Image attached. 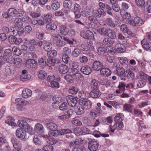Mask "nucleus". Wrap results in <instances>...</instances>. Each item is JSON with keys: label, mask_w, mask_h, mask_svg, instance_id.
<instances>
[{"label": "nucleus", "mask_w": 151, "mask_h": 151, "mask_svg": "<svg viewBox=\"0 0 151 151\" xmlns=\"http://www.w3.org/2000/svg\"><path fill=\"white\" fill-rule=\"evenodd\" d=\"M59 3L55 0L52 1L51 2V7L52 9L54 11L57 10L60 7Z\"/></svg>", "instance_id": "obj_27"}, {"label": "nucleus", "mask_w": 151, "mask_h": 151, "mask_svg": "<svg viewBox=\"0 0 151 151\" xmlns=\"http://www.w3.org/2000/svg\"><path fill=\"white\" fill-rule=\"evenodd\" d=\"M107 36L112 39H115L116 37L115 32L113 29H109L108 30Z\"/></svg>", "instance_id": "obj_38"}, {"label": "nucleus", "mask_w": 151, "mask_h": 151, "mask_svg": "<svg viewBox=\"0 0 151 151\" xmlns=\"http://www.w3.org/2000/svg\"><path fill=\"white\" fill-rule=\"evenodd\" d=\"M135 2L136 5L139 7L142 8L145 7V4L144 0H135Z\"/></svg>", "instance_id": "obj_43"}, {"label": "nucleus", "mask_w": 151, "mask_h": 151, "mask_svg": "<svg viewBox=\"0 0 151 151\" xmlns=\"http://www.w3.org/2000/svg\"><path fill=\"white\" fill-rule=\"evenodd\" d=\"M105 8L106 9V12L109 15L112 16L113 15L111 12V11L112 9V7L110 6L109 4H107Z\"/></svg>", "instance_id": "obj_60"}, {"label": "nucleus", "mask_w": 151, "mask_h": 151, "mask_svg": "<svg viewBox=\"0 0 151 151\" xmlns=\"http://www.w3.org/2000/svg\"><path fill=\"white\" fill-rule=\"evenodd\" d=\"M5 70L7 74L12 75L15 71V67L13 65L9 64L5 66Z\"/></svg>", "instance_id": "obj_9"}, {"label": "nucleus", "mask_w": 151, "mask_h": 151, "mask_svg": "<svg viewBox=\"0 0 151 151\" xmlns=\"http://www.w3.org/2000/svg\"><path fill=\"white\" fill-rule=\"evenodd\" d=\"M32 93V91L29 89H24L22 91V97L27 99L31 97Z\"/></svg>", "instance_id": "obj_18"}, {"label": "nucleus", "mask_w": 151, "mask_h": 151, "mask_svg": "<svg viewBox=\"0 0 151 151\" xmlns=\"http://www.w3.org/2000/svg\"><path fill=\"white\" fill-rule=\"evenodd\" d=\"M52 100L55 103L60 104L62 102V98L58 95H55L53 97Z\"/></svg>", "instance_id": "obj_53"}, {"label": "nucleus", "mask_w": 151, "mask_h": 151, "mask_svg": "<svg viewBox=\"0 0 151 151\" xmlns=\"http://www.w3.org/2000/svg\"><path fill=\"white\" fill-rule=\"evenodd\" d=\"M65 79L68 82L71 83L74 79V76L72 75H67L64 77Z\"/></svg>", "instance_id": "obj_54"}, {"label": "nucleus", "mask_w": 151, "mask_h": 151, "mask_svg": "<svg viewBox=\"0 0 151 151\" xmlns=\"http://www.w3.org/2000/svg\"><path fill=\"white\" fill-rule=\"evenodd\" d=\"M120 14L123 19V21L124 23H127L131 18L130 14L127 12H124L123 14H122V11L120 12Z\"/></svg>", "instance_id": "obj_28"}, {"label": "nucleus", "mask_w": 151, "mask_h": 151, "mask_svg": "<svg viewBox=\"0 0 151 151\" xmlns=\"http://www.w3.org/2000/svg\"><path fill=\"white\" fill-rule=\"evenodd\" d=\"M16 135L17 137L23 141H25L27 139V132L22 128L17 129Z\"/></svg>", "instance_id": "obj_4"}, {"label": "nucleus", "mask_w": 151, "mask_h": 151, "mask_svg": "<svg viewBox=\"0 0 151 151\" xmlns=\"http://www.w3.org/2000/svg\"><path fill=\"white\" fill-rule=\"evenodd\" d=\"M15 101L17 102V109L19 111L23 110L25 109L24 106L28 103L27 101L22 99H16Z\"/></svg>", "instance_id": "obj_6"}, {"label": "nucleus", "mask_w": 151, "mask_h": 151, "mask_svg": "<svg viewBox=\"0 0 151 151\" xmlns=\"http://www.w3.org/2000/svg\"><path fill=\"white\" fill-rule=\"evenodd\" d=\"M52 14H47L45 15L42 17L45 21L48 23L51 22L52 21Z\"/></svg>", "instance_id": "obj_36"}, {"label": "nucleus", "mask_w": 151, "mask_h": 151, "mask_svg": "<svg viewBox=\"0 0 151 151\" xmlns=\"http://www.w3.org/2000/svg\"><path fill=\"white\" fill-rule=\"evenodd\" d=\"M120 63L122 65H127L128 62L127 59L124 57H119L118 58Z\"/></svg>", "instance_id": "obj_46"}, {"label": "nucleus", "mask_w": 151, "mask_h": 151, "mask_svg": "<svg viewBox=\"0 0 151 151\" xmlns=\"http://www.w3.org/2000/svg\"><path fill=\"white\" fill-rule=\"evenodd\" d=\"M81 36L83 38L87 40H92L94 38L93 33L89 30L82 32H81Z\"/></svg>", "instance_id": "obj_8"}, {"label": "nucleus", "mask_w": 151, "mask_h": 151, "mask_svg": "<svg viewBox=\"0 0 151 151\" xmlns=\"http://www.w3.org/2000/svg\"><path fill=\"white\" fill-rule=\"evenodd\" d=\"M87 95L88 93L87 92L84 91L83 90L79 91L78 93V96L80 98L83 99H85L87 97Z\"/></svg>", "instance_id": "obj_44"}, {"label": "nucleus", "mask_w": 151, "mask_h": 151, "mask_svg": "<svg viewBox=\"0 0 151 151\" xmlns=\"http://www.w3.org/2000/svg\"><path fill=\"white\" fill-rule=\"evenodd\" d=\"M100 83L97 80L95 79L92 80L91 83V87L92 90H99V89Z\"/></svg>", "instance_id": "obj_17"}, {"label": "nucleus", "mask_w": 151, "mask_h": 151, "mask_svg": "<svg viewBox=\"0 0 151 151\" xmlns=\"http://www.w3.org/2000/svg\"><path fill=\"white\" fill-rule=\"evenodd\" d=\"M126 87V85L125 83L123 82H121L119 83L118 88L119 90H116V92L117 93H122V92H124L125 90Z\"/></svg>", "instance_id": "obj_29"}, {"label": "nucleus", "mask_w": 151, "mask_h": 151, "mask_svg": "<svg viewBox=\"0 0 151 151\" xmlns=\"http://www.w3.org/2000/svg\"><path fill=\"white\" fill-rule=\"evenodd\" d=\"M57 55V52L55 50H52L50 51L47 53V56L49 57H52L56 56Z\"/></svg>", "instance_id": "obj_64"}, {"label": "nucleus", "mask_w": 151, "mask_h": 151, "mask_svg": "<svg viewBox=\"0 0 151 151\" xmlns=\"http://www.w3.org/2000/svg\"><path fill=\"white\" fill-rule=\"evenodd\" d=\"M47 65L49 67L55 66L56 64L55 59L52 57H49L47 56Z\"/></svg>", "instance_id": "obj_22"}, {"label": "nucleus", "mask_w": 151, "mask_h": 151, "mask_svg": "<svg viewBox=\"0 0 151 151\" xmlns=\"http://www.w3.org/2000/svg\"><path fill=\"white\" fill-rule=\"evenodd\" d=\"M24 126L23 128L27 130L28 132L30 134H33V130L32 129L31 127L29 126L27 122H25Z\"/></svg>", "instance_id": "obj_45"}, {"label": "nucleus", "mask_w": 151, "mask_h": 151, "mask_svg": "<svg viewBox=\"0 0 151 151\" xmlns=\"http://www.w3.org/2000/svg\"><path fill=\"white\" fill-rule=\"evenodd\" d=\"M25 65L29 69L35 70L37 68V63L34 59H28L25 61Z\"/></svg>", "instance_id": "obj_3"}, {"label": "nucleus", "mask_w": 151, "mask_h": 151, "mask_svg": "<svg viewBox=\"0 0 151 151\" xmlns=\"http://www.w3.org/2000/svg\"><path fill=\"white\" fill-rule=\"evenodd\" d=\"M47 74L45 71L41 70L39 71V73L38 74V77L42 79H44L46 78Z\"/></svg>", "instance_id": "obj_58"}, {"label": "nucleus", "mask_w": 151, "mask_h": 151, "mask_svg": "<svg viewBox=\"0 0 151 151\" xmlns=\"http://www.w3.org/2000/svg\"><path fill=\"white\" fill-rule=\"evenodd\" d=\"M97 45L98 46L97 50L98 52L102 54L105 53L106 50L104 47L101 46L102 45H103V44L102 43H97Z\"/></svg>", "instance_id": "obj_35"}, {"label": "nucleus", "mask_w": 151, "mask_h": 151, "mask_svg": "<svg viewBox=\"0 0 151 151\" xmlns=\"http://www.w3.org/2000/svg\"><path fill=\"white\" fill-rule=\"evenodd\" d=\"M103 42L105 45L107 46H111L113 43L114 42L110 39L108 38H106L103 40Z\"/></svg>", "instance_id": "obj_49"}, {"label": "nucleus", "mask_w": 151, "mask_h": 151, "mask_svg": "<svg viewBox=\"0 0 151 151\" xmlns=\"http://www.w3.org/2000/svg\"><path fill=\"white\" fill-rule=\"evenodd\" d=\"M58 69L60 73L65 74L68 71V66L64 64H60L59 66Z\"/></svg>", "instance_id": "obj_21"}, {"label": "nucleus", "mask_w": 151, "mask_h": 151, "mask_svg": "<svg viewBox=\"0 0 151 151\" xmlns=\"http://www.w3.org/2000/svg\"><path fill=\"white\" fill-rule=\"evenodd\" d=\"M11 141L14 148H17V147H22V145L20 142L16 138L14 137L12 138Z\"/></svg>", "instance_id": "obj_23"}, {"label": "nucleus", "mask_w": 151, "mask_h": 151, "mask_svg": "<svg viewBox=\"0 0 151 151\" xmlns=\"http://www.w3.org/2000/svg\"><path fill=\"white\" fill-rule=\"evenodd\" d=\"M124 119V116L121 113L117 114L114 118L115 123L112 126L111 125L109 127V132L113 133L116 130H118L121 129L123 127V124L122 122Z\"/></svg>", "instance_id": "obj_1"}, {"label": "nucleus", "mask_w": 151, "mask_h": 151, "mask_svg": "<svg viewBox=\"0 0 151 151\" xmlns=\"http://www.w3.org/2000/svg\"><path fill=\"white\" fill-rule=\"evenodd\" d=\"M115 48L116 51L121 53L124 52L126 50V48L124 45L121 43L116 44L115 45Z\"/></svg>", "instance_id": "obj_26"}, {"label": "nucleus", "mask_w": 151, "mask_h": 151, "mask_svg": "<svg viewBox=\"0 0 151 151\" xmlns=\"http://www.w3.org/2000/svg\"><path fill=\"white\" fill-rule=\"evenodd\" d=\"M47 56H44L38 60L39 65L41 68H44L47 65Z\"/></svg>", "instance_id": "obj_16"}, {"label": "nucleus", "mask_w": 151, "mask_h": 151, "mask_svg": "<svg viewBox=\"0 0 151 151\" xmlns=\"http://www.w3.org/2000/svg\"><path fill=\"white\" fill-rule=\"evenodd\" d=\"M21 20L22 19L19 18H16L14 21V26L16 27H20L22 24Z\"/></svg>", "instance_id": "obj_55"}, {"label": "nucleus", "mask_w": 151, "mask_h": 151, "mask_svg": "<svg viewBox=\"0 0 151 151\" xmlns=\"http://www.w3.org/2000/svg\"><path fill=\"white\" fill-rule=\"evenodd\" d=\"M81 52L80 50L78 48H74L72 52V55L75 58L77 57L79 55L81 54Z\"/></svg>", "instance_id": "obj_40"}, {"label": "nucleus", "mask_w": 151, "mask_h": 151, "mask_svg": "<svg viewBox=\"0 0 151 151\" xmlns=\"http://www.w3.org/2000/svg\"><path fill=\"white\" fill-rule=\"evenodd\" d=\"M35 129L36 132L39 134H42L44 133L43 127L40 123H37L35 125Z\"/></svg>", "instance_id": "obj_14"}, {"label": "nucleus", "mask_w": 151, "mask_h": 151, "mask_svg": "<svg viewBox=\"0 0 151 151\" xmlns=\"http://www.w3.org/2000/svg\"><path fill=\"white\" fill-rule=\"evenodd\" d=\"M72 151H86V149L82 146L75 147L73 148Z\"/></svg>", "instance_id": "obj_61"}, {"label": "nucleus", "mask_w": 151, "mask_h": 151, "mask_svg": "<svg viewBox=\"0 0 151 151\" xmlns=\"http://www.w3.org/2000/svg\"><path fill=\"white\" fill-rule=\"evenodd\" d=\"M103 67V64L100 61L95 60V61L93 64L92 68L93 70L99 71Z\"/></svg>", "instance_id": "obj_12"}, {"label": "nucleus", "mask_w": 151, "mask_h": 151, "mask_svg": "<svg viewBox=\"0 0 151 151\" xmlns=\"http://www.w3.org/2000/svg\"><path fill=\"white\" fill-rule=\"evenodd\" d=\"M102 94V93L99 90H91L89 93L90 96L92 98L95 99L99 98Z\"/></svg>", "instance_id": "obj_11"}, {"label": "nucleus", "mask_w": 151, "mask_h": 151, "mask_svg": "<svg viewBox=\"0 0 151 151\" xmlns=\"http://www.w3.org/2000/svg\"><path fill=\"white\" fill-rule=\"evenodd\" d=\"M105 22L106 24L112 28L115 27V24L111 18H107L105 21Z\"/></svg>", "instance_id": "obj_41"}, {"label": "nucleus", "mask_w": 151, "mask_h": 151, "mask_svg": "<svg viewBox=\"0 0 151 151\" xmlns=\"http://www.w3.org/2000/svg\"><path fill=\"white\" fill-rule=\"evenodd\" d=\"M72 4L71 1L69 0H65L63 2L64 7L68 9H70L71 8Z\"/></svg>", "instance_id": "obj_37"}, {"label": "nucleus", "mask_w": 151, "mask_h": 151, "mask_svg": "<svg viewBox=\"0 0 151 151\" xmlns=\"http://www.w3.org/2000/svg\"><path fill=\"white\" fill-rule=\"evenodd\" d=\"M46 27L47 30L50 31L51 30H55L57 29L56 25L53 23L49 22L46 25Z\"/></svg>", "instance_id": "obj_39"}, {"label": "nucleus", "mask_w": 151, "mask_h": 151, "mask_svg": "<svg viewBox=\"0 0 151 151\" xmlns=\"http://www.w3.org/2000/svg\"><path fill=\"white\" fill-rule=\"evenodd\" d=\"M59 134H60L59 132L57 129L53 130L49 132V134L50 136L56 137Z\"/></svg>", "instance_id": "obj_63"}, {"label": "nucleus", "mask_w": 151, "mask_h": 151, "mask_svg": "<svg viewBox=\"0 0 151 151\" xmlns=\"http://www.w3.org/2000/svg\"><path fill=\"white\" fill-rule=\"evenodd\" d=\"M124 77H127L131 80H133L134 78V74L133 71L130 70L126 71Z\"/></svg>", "instance_id": "obj_30"}, {"label": "nucleus", "mask_w": 151, "mask_h": 151, "mask_svg": "<svg viewBox=\"0 0 151 151\" xmlns=\"http://www.w3.org/2000/svg\"><path fill=\"white\" fill-rule=\"evenodd\" d=\"M9 17H15L18 13L17 11L15 9L13 8H10L8 10Z\"/></svg>", "instance_id": "obj_32"}, {"label": "nucleus", "mask_w": 151, "mask_h": 151, "mask_svg": "<svg viewBox=\"0 0 151 151\" xmlns=\"http://www.w3.org/2000/svg\"><path fill=\"white\" fill-rule=\"evenodd\" d=\"M31 76L29 74H22L20 77L21 80L22 81H27L30 79Z\"/></svg>", "instance_id": "obj_50"}, {"label": "nucleus", "mask_w": 151, "mask_h": 151, "mask_svg": "<svg viewBox=\"0 0 151 151\" xmlns=\"http://www.w3.org/2000/svg\"><path fill=\"white\" fill-rule=\"evenodd\" d=\"M78 91V89L74 86L70 87L68 90L69 93L73 94H76Z\"/></svg>", "instance_id": "obj_51"}, {"label": "nucleus", "mask_w": 151, "mask_h": 151, "mask_svg": "<svg viewBox=\"0 0 151 151\" xmlns=\"http://www.w3.org/2000/svg\"><path fill=\"white\" fill-rule=\"evenodd\" d=\"M12 50L15 54L17 56L20 55L22 53L21 50L17 47H13L12 48Z\"/></svg>", "instance_id": "obj_48"}, {"label": "nucleus", "mask_w": 151, "mask_h": 151, "mask_svg": "<svg viewBox=\"0 0 151 151\" xmlns=\"http://www.w3.org/2000/svg\"><path fill=\"white\" fill-rule=\"evenodd\" d=\"M116 74L119 76L124 77L126 71L122 67H119L116 69Z\"/></svg>", "instance_id": "obj_19"}, {"label": "nucleus", "mask_w": 151, "mask_h": 151, "mask_svg": "<svg viewBox=\"0 0 151 151\" xmlns=\"http://www.w3.org/2000/svg\"><path fill=\"white\" fill-rule=\"evenodd\" d=\"M53 147L52 145H47L43 147L42 148L43 151H53Z\"/></svg>", "instance_id": "obj_56"}, {"label": "nucleus", "mask_w": 151, "mask_h": 151, "mask_svg": "<svg viewBox=\"0 0 151 151\" xmlns=\"http://www.w3.org/2000/svg\"><path fill=\"white\" fill-rule=\"evenodd\" d=\"M88 148L90 151H96L97 150L99 144L98 142L94 139H91L88 141Z\"/></svg>", "instance_id": "obj_2"}, {"label": "nucleus", "mask_w": 151, "mask_h": 151, "mask_svg": "<svg viewBox=\"0 0 151 151\" xmlns=\"http://www.w3.org/2000/svg\"><path fill=\"white\" fill-rule=\"evenodd\" d=\"M60 134L61 135H63L66 134V135L68 134H70L72 133V131L70 129H61L59 131Z\"/></svg>", "instance_id": "obj_42"}, {"label": "nucleus", "mask_w": 151, "mask_h": 151, "mask_svg": "<svg viewBox=\"0 0 151 151\" xmlns=\"http://www.w3.org/2000/svg\"><path fill=\"white\" fill-rule=\"evenodd\" d=\"M81 103H82V106L85 110L89 109L91 107L92 103L89 100L83 99L81 101Z\"/></svg>", "instance_id": "obj_10"}, {"label": "nucleus", "mask_w": 151, "mask_h": 151, "mask_svg": "<svg viewBox=\"0 0 151 151\" xmlns=\"http://www.w3.org/2000/svg\"><path fill=\"white\" fill-rule=\"evenodd\" d=\"M101 74L104 76H110L111 73L110 70L107 68H102L100 71Z\"/></svg>", "instance_id": "obj_24"}, {"label": "nucleus", "mask_w": 151, "mask_h": 151, "mask_svg": "<svg viewBox=\"0 0 151 151\" xmlns=\"http://www.w3.org/2000/svg\"><path fill=\"white\" fill-rule=\"evenodd\" d=\"M106 14V13L102 9L99 8L97 10H94V15L98 18L103 17Z\"/></svg>", "instance_id": "obj_15"}, {"label": "nucleus", "mask_w": 151, "mask_h": 151, "mask_svg": "<svg viewBox=\"0 0 151 151\" xmlns=\"http://www.w3.org/2000/svg\"><path fill=\"white\" fill-rule=\"evenodd\" d=\"M133 106L130 104H125L123 106L124 109L127 111L132 113Z\"/></svg>", "instance_id": "obj_52"}, {"label": "nucleus", "mask_w": 151, "mask_h": 151, "mask_svg": "<svg viewBox=\"0 0 151 151\" xmlns=\"http://www.w3.org/2000/svg\"><path fill=\"white\" fill-rule=\"evenodd\" d=\"M80 70L82 73L86 75L90 74L92 71L91 68L88 65L82 66Z\"/></svg>", "instance_id": "obj_13"}, {"label": "nucleus", "mask_w": 151, "mask_h": 151, "mask_svg": "<svg viewBox=\"0 0 151 151\" xmlns=\"http://www.w3.org/2000/svg\"><path fill=\"white\" fill-rule=\"evenodd\" d=\"M36 95L37 99H40L42 101H44L46 98V96L45 95L42 94V92L40 91H39V93L37 92Z\"/></svg>", "instance_id": "obj_47"}, {"label": "nucleus", "mask_w": 151, "mask_h": 151, "mask_svg": "<svg viewBox=\"0 0 151 151\" xmlns=\"http://www.w3.org/2000/svg\"><path fill=\"white\" fill-rule=\"evenodd\" d=\"M8 40L11 44L19 45L23 42L22 39L20 38H17L14 36L10 35L8 37Z\"/></svg>", "instance_id": "obj_7"}, {"label": "nucleus", "mask_w": 151, "mask_h": 151, "mask_svg": "<svg viewBox=\"0 0 151 151\" xmlns=\"http://www.w3.org/2000/svg\"><path fill=\"white\" fill-rule=\"evenodd\" d=\"M89 45H86L84 44H82L78 45V48L80 50V51H88L90 49Z\"/></svg>", "instance_id": "obj_34"}, {"label": "nucleus", "mask_w": 151, "mask_h": 151, "mask_svg": "<svg viewBox=\"0 0 151 151\" xmlns=\"http://www.w3.org/2000/svg\"><path fill=\"white\" fill-rule=\"evenodd\" d=\"M87 19L89 21L92 23H96L98 22L96 17L93 15H91L88 16Z\"/></svg>", "instance_id": "obj_62"}, {"label": "nucleus", "mask_w": 151, "mask_h": 151, "mask_svg": "<svg viewBox=\"0 0 151 151\" xmlns=\"http://www.w3.org/2000/svg\"><path fill=\"white\" fill-rule=\"evenodd\" d=\"M134 22L136 25L140 26L142 25L143 23V22L142 19L138 17H136L134 18Z\"/></svg>", "instance_id": "obj_59"}, {"label": "nucleus", "mask_w": 151, "mask_h": 151, "mask_svg": "<svg viewBox=\"0 0 151 151\" xmlns=\"http://www.w3.org/2000/svg\"><path fill=\"white\" fill-rule=\"evenodd\" d=\"M59 30L60 34L63 36L67 35L69 32L68 29L64 25L60 26L59 28Z\"/></svg>", "instance_id": "obj_25"}, {"label": "nucleus", "mask_w": 151, "mask_h": 151, "mask_svg": "<svg viewBox=\"0 0 151 151\" xmlns=\"http://www.w3.org/2000/svg\"><path fill=\"white\" fill-rule=\"evenodd\" d=\"M15 119L11 116H8L6 117V119L5 121V122L11 126H15L16 124L14 122Z\"/></svg>", "instance_id": "obj_31"}, {"label": "nucleus", "mask_w": 151, "mask_h": 151, "mask_svg": "<svg viewBox=\"0 0 151 151\" xmlns=\"http://www.w3.org/2000/svg\"><path fill=\"white\" fill-rule=\"evenodd\" d=\"M46 124L47 128L50 130H56L58 129L57 125L55 123L50 122L47 123Z\"/></svg>", "instance_id": "obj_33"}, {"label": "nucleus", "mask_w": 151, "mask_h": 151, "mask_svg": "<svg viewBox=\"0 0 151 151\" xmlns=\"http://www.w3.org/2000/svg\"><path fill=\"white\" fill-rule=\"evenodd\" d=\"M84 109H85L83 106H78L76 110V113L78 115H81L84 113Z\"/></svg>", "instance_id": "obj_57"}, {"label": "nucleus", "mask_w": 151, "mask_h": 151, "mask_svg": "<svg viewBox=\"0 0 151 151\" xmlns=\"http://www.w3.org/2000/svg\"><path fill=\"white\" fill-rule=\"evenodd\" d=\"M66 99L69 105L71 107H75L77 104V100L78 99L77 97L69 95L66 97Z\"/></svg>", "instance_id": "obj_5"}, {"label": "nucleus", "mask_w": 151, "mask_h": 151, "mask_svg": "<svg viewBox=\"0 0 151 151\" xmlns=\"http://www.w3.org/2000/svg\"><path fill=\"white\" fill-rule=\"evenodd\" d=\"M52 47V44L49 42L45 41L43 44V49L45 51L47 52L51 50Z\"/></svg>", "instance_id": "obj_20"}]
</instances>
